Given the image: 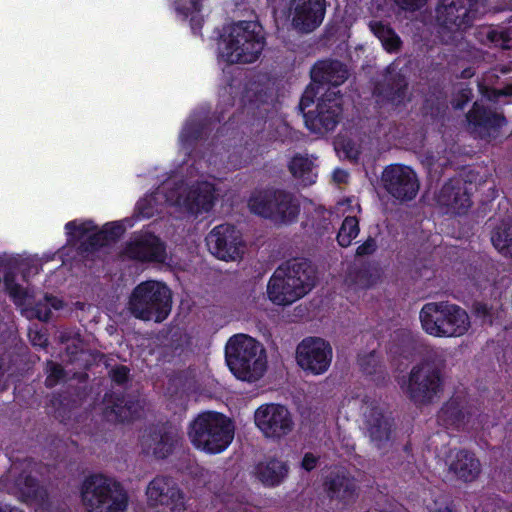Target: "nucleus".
<instances>
[{
  "label": "nucleus",
  "instance_id": "obj_1",
  "mask_svg": "<svg viewBox=\"0 0 512 512\" xmlns=\"http://www.w3.org/2000/svg\"><path fill=\"white\" fill-rule=\"evenodd\" d=\"M215 185L209 181L176 182L168 180L136 205L139 217L150 218L161 213L198 215L209 211L215 199Z\"/></svg>",
  "mask_w": 512,
  "mask_h": 512
},
{
  "label": "nucleus",
  "instance_id": "obj_2",
  "mask_svg": "<svg viewBox=\"0 0 512 512\" xmlns=\"http://www.w3.org/2000/svg\"><path fill=\"white\" fill-rule=\"evenodd\" d=\"M265 46L263 27L255 21H241L229 27L218 43L220 62L253 63Z\"/></svg>",
  "mask_w": 512,
  "mask_h": 512
},
{
  "label": "nucleus",
  "instance_id": "obj_3",
  "mask_svg": "<svg viewBox=\"0 0 512 512\" xmlns=\"http://www.w3.org/2000/svg\"><path fill=\"white\" fill-rule=\"evenodd\" d=\"M225 356L230 371L241 381L255 383L267 372L264 345L247 334L230 337L225 346Z\"/></svg>",
  "mask_w": 512,
  "mask_h": 512
},
{
  "label": "nucleus",
  "instance_id": "obj_4",
  "mask_svg": "<svg viewBox=\"0 0 512 512\" xmlns=\"http://www.w3.org/2000/svg\"><path fill=\"white\" fill-rule=\"evenodd\" d=\"M312 270L306 261H294L275 270L267 284V297L275 305H291L312 288Z\"/></svg>",
  "mask_w": 512,
  "mask_h": 512
},
{
  "label": "nucleus",
  "instance_id": "obj_5",
  "mask_svg": "<svg viewBox=\"0 0 512 512\" xmlns=\"http://www.w3.org/2000/svg\"><path fill=\"white\" fill-rule=\"evenodd\" d=\"M419 319L422 329L438 338L461 337L471 327L468 313L448 301L426 303L419 312Z\"/></svg>",
  "mask_w": 512,
  "mask_h": 512
},
{
  "label": "nucleus",
  "instance_id": "obj_6",
  "mask_svg": "<svg viewBox=\"0 0 512 512\" xmlns=\"http://www.w3.org/2000/svg\"><path fill=\"white\" fill-rule=\"evenodd\" d=\"M234 433L235 426L229 417L217 412H204L190 423L188 438L196 449L218 454L231 444Z\"/></svg>",
  "mask_w": 512,
  "mask_h": 512
},
{
  "label": "nucleus",
  "instance_id": "obj_7",
  "mask_svg": "<svg viewBox=\"0 0 512 512\" xmlns=\"http://www.w3.org/2000/svg\"><path fill=\"white\" fill-rule=\"evenodd\" d=\"M485 12V0H441L436 8L437 34L444 44L462 39L463 32Z\"/></svg>",
  "mask_w": 512,
  "mask_h": 512
},
{
  "label": "nucleus",
  "instance_id": "obj_8",
  "mask_svg": "<svg viewBox=\"0 0 512 512\" xmlns=\"http://www.w3.org/2000/svg\"><path fill=\"white\" fill-rule=\"evenodd\" d=\"M171 298V291L164 283L144 281L133 289L128 309L138 319L162 322L171 311Z\"/></svg>",
  "mask_w": 512,
  "mask_h": 512
},
{
  "label": "nucleus",
  "instance_id": "obj_9",
  "mask_svg": "<svg viewBox=\"0 0 512 512\" xmlns=\"http://www.w3.org/2000/svg\"><path fill=\"white\" fill-rule=\"evenodd\" d=\"M81 500L87 512H125L128 505V495L124 488L102 475L85 479Z\"/></svg>",
  "mask_w": 512,
  "mask_h": 512
},
{
  "label": "nucleus",
  "instance_id": "obj_10",
  "mask_svg": "<svg viewBox=\"0 0 512 512\" xmlns=\"http://www.w3.org/2000/svg\"><path fill=\"white\" fill-rule=\"evenodd\" d=\"M399 384L415 403L426 404L440 393L443 380L434 364L423 362L414 366L408 379H402Z\"/></svg>",
  "mask_w": 512,
  "mask_h": 512
},
{
  "label": "nucleus",
  "instance_id": "obj_11",
  "mask_svg": "<svg viewBox=\"0 0 512 512\" xmlns=\"http://www.w3.org/2000/svg\"><path fill=\"white\" fill-rule=\"evenodd\" d=\"M5 287L14 303L21 309L27 318H37L47 321L51 317V311L63 308V301L55 296L45 295L43 299L35 301V296L26 288L15 283L14 278L7 274L4 278Z\"/></svg>",
  "mask_w": 512,
  "mask_h": 512
},
{
  "label": "nucleus",
  "instance_id": "obj_12",
  "mask_svg": "<svg viewBox=\"0 0 512 512\" xmlns=\"http://www.w3.org/2000/svg\"><path fill=\"white\" fill-rule=\"evenodd\" d=\"M348 77V71L339 61H320L311 70L312 83L304 91L299 107L303 110L314 103L320 92L334 89Z\"/></svg>",
  "mask_w": 512,
  "mask_h": 512
},
{
  "label": "nucleus",
  "instance_id": "obj_13",
  "mask_svg": "<svg viewBox=\"0 0 512 512\" xmlns=\"http://www.w3.org/2000/svg\"><path fill=\"white\" fill-rule=\"evenodd\" d=\"M333 359L331 344L320 337H307L296 348V362L306 373L314 376L326 373Z\"/></svg>",
  "mask_w": 512,
  "mask_h": 512
},
{
  "label": "nucleus",
  "instance_id": "obj_14",
  "mask_svg": "<svg viewBox=\"0 0 512 512\" xmlns=\"http://www.w3.org/2000/svg\"><path fill=\"white\" fill-rule=\"evenodd\" d=\"M254 422L265 438L279 440L294 429V420L289 409L281 404L267 403L254 412Z\"/></svg>",
  "mask_w": 512,
  "mask_h": 512
},
{
  "label": "nucleus",
  "instance_id": "obj_15",
  "mask_svg": "<svg viewBox=\"0 0 512 512\" xmlns=\"http://www.w3.org/2000/svg\"><path fill=\"white\" fill-rule=\"evenodd\" d=\"M341 97L338 95V91L334 89H328L318 99L315 110H304L300 107L303 112L306 127L318 134H323L330 130H333L341 114Z\"/></svg>",
  "mask_w": 512,
  "mask_h": 512
},
{
  "label": "nucleus",
  "instance_id": "obj_16",
  "mask_svg": "<svg viewBox=\"0 0 512 512\" xmlns=\"http://www.w3.org/2000/svg\"><path fill=\"white\" fill-rule=\"evenodd\" d=\"M65 229L70 242L81 243L84 249L88 250L120 236L125 226L121 222H114L106 224L102 230H98L92 221L74 220L68 222Z\"/></svg>",
  "mask_w": 512,
  "mask_h": 512
},
{
  "label": "nucleus",
  "instance_id": "obj_17",
  "mask_svg": "<svg viewBox=\"0 0 512 512\" xmlns=\"http://www.w3.org/2000/svg\"><path fill=\"white\" fill-rule=\"evenodd\" d=\"M146 501L156 512H183L186 509L182 491L168 477H156L148 484Z\"/></svg>",
  "mask_w": 512,
  "mask_h": 512
},
{
  "label": "nucleus",
  "instance_id": "obj_18",
  "mask_svg": "<svg viewBox=\"0 0 512 512\" xmlns=\"http://www.w3.org/2000/svg\"><path fill=\"white\" fill-rule=\"evenodd\" d=\"M385 190L398 200H411L419 190V180L415 171L406 165L391 164L382 172Z\"/></svg>",
  "mask_w": 512,
  "mask_h": 512
},
{
  "label": "nucleus",
  "instance_id": "obj_19",
  "mask_svg": "<svg viewBox=\"0 0 512 512\" xmlns=\"http://www.w3.org/2000/svg\"><path fill=\"white\" fill-rule=\"evenodd\" d=\"M206 244L211 254L224 261L237 260L244 252L241 233L229 224L214 227Z\"/></svg>",
  "mask_w": 512,
  "mask_h": 512
},
{
  "label": "nucleus",
  "instance_id": "obj_20",
  "mask_svg": "<svg viewBox=\"0 0 512 512\" xmlns=\"http://www.w3.org/2000/svg\"><path fill=\"white\" fill-rule=\"evenodd\" d=\"M326 0H291L292 26L300 32H311L323 21Z\"/></svg>",
  "mask_w": 512,
  "mask_h": 512
},
{
  "label": "nucleus",
  "instance_id": "obj_21",
  "mask_svg": "<svg viewBox=\"0 0 512 512\" xmlns=\"http://www.w3.org/2000/svg\"><path fill=\"white\" fill-rule=\"evenodd\" d=\"M435 200L446 213L461 214L471 206L467 184L462 179H452L445 183Z\"/></svg>",
  "mask_w": 512,
  "mask_h": 512
},
{
  "label": "nucleus",
  "instance_id": "obj_22",
  "mask_svg": "<svg viewBox=\"0 0 512 512\" xmlns=\"http://www.w3.org/2000/svg\"><path fill=\"white\" fill-rule=\"evenodd\" d=\"M324 486L326 495L335 508H343L353 503L358 496L355 479L344 472L328 476Z\"/></svg>",
  "mask_w": 512,
  "mask_h": 512
},
{
  "label": "nucleus",
  "instance_id": "obj_23",
  "mask_svg": "<svg viewBox=\"0 0 512 512\" xmlns=\"http://www.w3.org/2000/svg\"><path fill=\"white\" fill-rule=\"evenodd\" d=\"M124 255L127 258L139 261L165 260V247L158 237L150 233L135 235L126 245Z\"/></svg>",
  "mask_w": 512,
  "mask_h": 512
},
{
  "label": "nucleus",
  "instance_id": "obj_24",
  "mask_svg": "<svg viewBox=\"0 0 512 512\" xmlns=\"http://www.w3.org/2000/svg\"><path fill=\"white\" fill-rule=\"evenodd\" d=\"M362 415L365 428L372 440L378 447L389 440L391 434V423L385 416L382 408L374 401L365 402L362 407Z\"/></svg>",
  "mask_w": 512,
  "mask_h": 512
},
{
  "label": "nucleus",
  "instance_id": "obj_25",
  "mask_svg": "<svg viewBox=\"0 0 512 512\" xmlns=\"http://www.w3.org/2000/svg\"><path fill=\"white\" fill-rule=\"evenodd\" d=\"M467 120L472 133L480 138L496 137L498 130L505 124L503 116L491 110H486L478 102L468 113Z\"/></svg>",
  "mask_w": 512,
  "mask_h": 512
},
{
  "label": "nucleus",
  "instance_id": "obj_26",
  "mask_svg": "<svg viewBox=\"0 0 512 512\" xmlns=\"http://www.w3.org/2000/svg\"><path fill=\"white\" fill-rule=\"evenodd\" d=\"M177 441V434L171 431H145L141 436L140 445L145 454L162 459L172 452Z\"/></svg>",
  "mask_w": 512,
  "mask_h": 512
},
{
  "label": "nucleus",
  "instance_id": "obj_27",
  "mask_svg": "<svg viewBox=\"0 0 512 512\" xmlns=\"http://www.w3.org/2000/svg\"><path fill=\"white\" fill-rule=\"evenodd\" d=\"M275 200L278 201L276 203L277 208L273 211L269 209L261 210L262 217L270 219L276 224H290L296 221L300 212V206L295 197L284 191Z\"/></svg>",
  "mask_w": 512,
  "mask_h": 512
},
{
  "label": "nucleus",
  "instance_id": "obj_28",
  "mask_svg": "<svg viewBox=\"0 0 512 512\" xmlns=\"http://www.w3.org/2000/svg\"><path fill=\"white\" fill-rule=\"evenodd\" d=\"M449 468L455 475L467 482L474 481L481 472L480 462L467 451H456L451 455Z\"/></svg>",
  "mask_w": 512,
  "mask_h": 512
},
{
  "label": "nucleus",
  "instance_id": "obj_29",
  "mask_svg": "<svg viewBox=\"0 0 512 512\" xmlns=\"http://www.w3.org/2000/svg\"><path fill=\"white\" fill-rule=\"evenodd\" d=\"M6 489L8 492L16 495L21 500L29 502L35 507L36 510L44 512L42 507H38V502L39 500L43 501L45 494L38 488L34 479L30 478L29 476L21 475L14 482L7 483Z\"/></svg>",
  "mask_w": 512,
  "mask_h": 512
},
{
  "label": "nucleus",
  "instance_id": "obj_30",
  "mask_svg": "<svg viewBox=\"0 0 512 512\" xmlns=\"http://www.w3.org/2000/svg\"><path fill=\"white\" fill-rule=\"evenodd\" d=\"M288 466L285 462L269 458L258 464L256 475L265 486H277L288 475Z\"/></svg>",
  "mask_w": 512,
  "mask_h": 512
},
{
  "label": "nucleus",
  "instance_id": "obj_31",
  "mask_svg": "<svg viewBox=\"0 0 512 512\" xmlns=\"http://www.w3.org/2000/svg\"><path fill=\"white\" fill-rule=\"evenodd\" d=\"M314 158L306 155H296L289 164L293 176L303 185H311L317 179V165Z\"/></svg>",
  "mask_w": 512,
  "mask_h": 512
},
{
  "label": "nucleus",
  "instance_id": "obj_32",
  "mask_svg": "<svg viewBox=\"0 0 512 512\" xmlns=\"http://www.w3.org/2000/svg\"><path fill=\"white\" fill-rule=\"evenodd\" d=\"M283 190L278 189H259L252 192L248 200L249 210L262 217L261 210L269 209L275 210L277 208V202L275 199L279 195L283 194Z\"/></svg>",
  "mask_w": 512,
  "mask_h": 512
},
{
  "label": "nucleus",
  "instance_id": "obj_33",
  "mask_svg": "<svg viewBox=\"0 0 512 512\" xmlns=\"http://www.w3.org/2000/svg\"><path fill=\"white\" fill-rule=\"evenodd\" d=\"M369 27L387 52L393 53L400 49L401 39L389 25L381 21H371Z\"/></svg>",
  "mask_w": 512,
  "mask_h": 512
},
{
  "label": "nucleus",
  "instance_id": "obj_34",
  "mask_svg": "<svg viewBox=\"0 0 512 512\" xmlns=\"http://www.w3.org/2000/svg\"><path fill=\"white\" fill-rule=\"evenodd\" d=\"M201 0H175V10L177 16L182 20L190 19L193 30L200 27L202 19L199 16Z\"/></svg>",
  "mask_w": 512,
  "mask_h": 512
},
{
  "label": "nucleus",
  "instance_id": "obj_35",
  "mask_svg": "<svg viewBox=\"0 0 512 512\" xmlns=\"http://www.w3.org/2000/svg\"><path fill=\"white\" fill-rule=\"evenodd\" d=\"M493 246L503 255L512 256V224L503 223L492 234Z\"/></svg>",
  "mask_w": 512,
  "mask_h": 512
},
{
  "label": "nucleus",
  "instance_id": "obj_36",
  "mask_svg": "<svg viewBox=\"0 0 512 512\" xmlns=\"http://www.w3.org/2000/svg\"><path fill=\"white\" fill-rule=\"evenodd\" d=\"M142 406L139 401H126L119 400L111 409V414H114V419L124 422L133 420L140 416Z\"/></svg>",
  "mask_w": 512,
  "mask_h": 512
},
{
  "label": "nucleus",
  "instance_id": "obj_37",
  "mask_svg": "<svg viewBox=\"0 0 512 512\" xmlns=\"http://www.w3.org/2000/svg\"><path fill=\"white\" fill-rule=\"evenodd\" d=\"M359 234L358 219L355 215H347L338 232L337 240L340 246L348 247Z\"/></svg>",
  "mask_w": 512,
  "mask_h": 512
},
{
  "label": "nucleus",
  "instance_id": "obj_38",
  "mask_svg": "<svg viewBox=\"0 0 512 512\" xmlns=\"http://www.w3.org/2000/svg\"><path fill=\"white\" fill-rule=\"evenodd\" d=\"M335 150L341 157L356 159L360 154V145L355 138L340 134L334 142Z\"/></svg>",
  "mask_w": 512,
  "mask_h": 512
},
{
  "label": "nucleus",
  "instance_id": "obj_39",
  "mask_svg": "<svg viewBox=\"0 0 512 512\" xmlns=\"http://www.w3.org/2000/svg\"><path fill=\"white\" fill-rule=\"evenodd\" d=\"M480 41L485 44L501 45L504 49H509L508 41L502 34L498 33L491 27H482L479 31Z\"/></svg>",
  "mask_w": 512,
  "mask_h": 512
},
{
  "label": "nucleus",
  "instance_id": "obj_40",
  "mask_svg": "<svg viewBox=\"0 0 512 512\" xmlns=\"http://www.w3.org/2000/svg\"><path fill=\"white\" fill-rule=\"evenodd\" d=\"M336 210L338 213L343 215H357L361 212V207L358 202V199L355 197H349L342 201H339L336 206Z\"/></svg>",
  "mask_w": 512,
  "mask_h": 512
},
{
  "label": "nucleus",
  "instance_id": "obj_41",
  "mask_svg": "<svg viewBox=\"0 0 512 512\" xmlns=\"http://www.w3.org/2000/svg\"><path fill=\"white\" fill-rule=\"evenodd\" d=\"M477 317H479L484 323L491 324L495 318L499 316V310L497 308L488 307L486 304H477L475 307Z\"/></svg>",
  "mask_w": 512,
  "mask_h": 512
},
{
  "label": "nucleus",
  "instance_id": "obj_42",
  "mask_svg": "<svg viewBox=\"0 0 512 512\" xmlns=\"http://www.w3.org/2000/svg\"><path fill=\"white\" fill-rule=\"evenodd\" d=\"M481 93L483 97L487 98L491 101H496L500 96H511L512 97V83L508 84L503 89H489L483 86H480Z\"/></svg>",
  "mask_w": 512,
  "mask_h": 512
},
{
  "label": "nucleus",
  "instance_id": "obj_43",
  "mask_svg": "<svg viewBox=\"0 0 512 512\" xmlns=\"http://www.w3.org/2000/svg\"><path fill=\"white\" fill-rule=\"evenodd\" d=\"M199 136V127L196 124H193L191 121H188L183 127L180 133V142L183 146L188 144L191 140L196 139Z\"/></svg>",
  "mask_w": 512,
  "mask_h": 512
},
{
  "label": "nucleus",
  "instance_id": "obj_44",
  "mask_svg": "<svg viewBox=\"0 0 512 512\" xmlns=\"http://www.w3.org/2000/svg\"><path fill=\"white\" fill-rule=\"evenodd\" d=\"M46 385L49 387L55 386L63 377V369L56 363L50 362L47 366Z\"/></svg>",
  "mask_w": 512,
  "mask_h": 512
},
{
  "label": "nucleus",
  "instance_id": "obj_45",
  "mask_svg": "<svg viewBox=\"0 0 512 512\" xmlns=\"http://www.w3.org/2000/svg\"><path fill=\"white\" fill-rule=\"evenodd\" d=\"M426 508L428 512H454L448 501L443 497H439L432 503H428Z\"/></svg>",
  "mask_w": 512,
  "mask_h": 512
},
{
  "label": "nucleus",
  "instance_id": "obj_46",
  "mask_svg": "<svg viewBox=\"0 0 512 512\" xmlns=\"http://www.w3.org/2000/svg\"><path fill=\"white\" fill-rule=\"evenodd\" d=\"M405 88H406V84L401 82L397 85L396 90H391V91L387 92L385 97H387V99L389 101H391L392 104L399 105L402 103V101L404 99Z\"/></svg>",
  "mask_w": 512,
  "mask_h": 512
},
{
  "label": "nucleus",
  "instance_id": "obj_47",
  "mask_svg": "<svg viewBox=\"0 0 512 512\" xmlns=\"http://www.w3.org/2000/svg\"><path fill=\"white\" fill-rule=\"evenodd\" d=\"M29 338L34 346L44 347L47 344V336L38 330H29Z\"/></svg>",
  "mask_w": 512,
  "mask_h": 512
},
{
  "label": "nucleus",
  "instance_id": "obj_48",
  "mask_svg": "<svg viewBox=\"0 0 512 512\" xmlns=\"http://www.w3.org/2000/svg\"><path fill=\"white\" fill-rule=\"evenodd\" d=\"M376 242L374 239H367L363 244L358 246L356 253L359 256L369 255L376 250Z\"/></svg>",
  "mask_w": 512,
  "mask_h": 512
},
{
  "label": "nucleus",
  "instance_id": "obj_49",
  "mask_svg": "<svg viewBox=\"0 0 512 512\" xmlns=\"http://www.w3.org/2000/svg\"><path fill=\"white\" fill-rule=\"evenodd\" d=\"M128 373H129V370L125 366L117 367L110 372L112 380L119 384L126 381V379L128 377Z\"/></svg>",
  "mask_w": 512,
  "mask_h": 512
},
{
  "label": "nucleus",
  "instance_id": "obj_50",
  "mask_svg": "<svg viewBox=\"0 0 512 512\" xmlns=\"http://www.w3.org/2000/svg\"><path fill=\"white\" fill-rule=\"evenodd\" d=\"M318 460V456L312 453H306L303 457L301 467L306 471H311L317 466Z\"/></svg>",
  "mask_w": 512,
  "mask_h": 512
},
{
  "label": "nucleus",
  "instance_id": "obj_51",
  "mask_svg": "<svg viewBox=\"0 0 512 512\" xmlns=\"http://www.w3.org/2000/svg\"><path fill=\"white\" fill-rule=\"evenodd\" d=\"M359 365L366 373H372L373 371L369 368L370 365L374 366L376 365V356L374 353H370L369 355L365 357L359 358Z\"/></svg>",
  "mask_w": 512,
  "mask_h": 512
},
{
  "label": "nucleus",
  "instance_id": "obj_52",
  "mask_svg": "<svg viewBox=\"0 0 512 512\" xmlns=\"http://www.w3.org/2000/svg\"><path fill=\"white\" fill-rule=\"evenodd\" d=\"M403 9L415 10L421 7L426 0H394Z\"/></svg>",
  "mask_w": 512,
  "mask_h": 512
},
{
  "label": "nucleus",
  "instance_id": "obj_53",
  "mask_svg": "<svg viewBox=\"0 0 512 512\" xmlns=\"http://www.w3.org/2000/svg\"><path fill=\"white\" fill-rule=\"evenodd\" d=\"M471 95V91L467 89H463L461 91V101H457L454 105L456 109H462L464 105L469 101Z\"/></svg>",
  "mask_w": 512,
  "mask_h": 512
},
{
  "label": "nucleus",
  "instance_id": "obj_54",
  "mask_svg": "<svg viewBox=\"0 0 512 512\" xmlns=\"http://www.w3.org/2000/svg\"><path fill=\"white\" fill-rule=\"evenodd\" d=\"M348 179V173L342 169H336L333 172V180L336 183H345Z\"/></svg>",
  "mask_w": 512,
  "mask_h": 512
},
{
  "label": "nucleus",
  "instance_id": "obj_55",
  "mask_svg": "<svg viewBox=\"0 0 512 512\" xmlns=\"http://www.w3.org/2000/svg\"><path fill=\"white\" fill-rule=\"evenodd\" d=\"M268 98H271V97L268 96L267 92L263 91V90H260V91H258V94L256 95V99L253 100V101H254L255 104L267 103L268 102Z\"/></svg>",
  "mask_w": 512,
  "mask_h": 512
},
{
  "label": "nucleus",
  "instance_id": "obj_56",
  "mask_svg": "<svg viewBox=\"0 0 512 512\" xmlns=\"http://www.w3.org/2000/svg\"><path fill=\"white\" fill-rule=\"evenodd\" d=\"M27 265H31V267L35 268L36 272H38L39 267L42 265L41 259L37 257H30L26 259Z\"/></svg>",
  "mask_w": 512,
  "mask_h": 512
},
{
  "label": "nucleus",
  "instance_id": "obj_57",
  "mask_svg": "<svg viewBox=\"0 0 512 512\" xmlns=\"http://www.w3.org/2000/svg\"><path fill=\"white\" fill-rule=\"evenodd\" d=\"M0 512H22V511L17 508L5 506V507H0Z\"/></svg>",
  "mask_w": 512,
  "mask_h": 512
},
{
  "label": "nucleus",
  "instance_id": "obj_58",
  "mask_svg": "<svg viewBox=\"0 0 512 512\" xmlns=\"http://www.w3.org/2000/svg\"><path fill=\"white\" fill-rule=\"evenodd\" d=\"M322 212H323V214H327V215H329V216L331 215V213H330V212H327V211H324V210H322Z\"/></svg>",
  "mask_w": 512,
  "mask_h": 512
},
{
  "label": "nucleus",
  "instance_id": "obj_59",
  "mask_svg": "<svg viewBox=\"0 0 512 512\" xmlns=\"http://www.w3.org/2000/svg\"><path fill=\"white\" fill-rule=\"evenodd\" d=\"M509 512H512V508L509 510Z\"/></svg>",
  "mask_w": 512,
  "mask_h": 512
}]
</instances>
